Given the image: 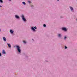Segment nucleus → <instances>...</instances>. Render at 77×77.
Returning a JSON list of instances; mask_svg holds the SVG:
<instances>
[{"label": "nucleus", "mask_w": 77, "mask_h": 77, "mask_svg": "<svg viewBox=\"0 0 77 77\" xmlns=\"http://www.w3.org/2000/svg\"><path fill=\"white\" fill-rule=\"evenodd\" d=\"M9 1H11V0H9Z\"/></svg>", "instance_id": "nucleus-24"}, {"label": "nucleus", "mask_w": 77, "mask_h": 77, "mask_svg": "<svg viewBox=\"0 0 77 77\" xmlns=\"http://www.w3.org/2000/svg\"><path fill=\"white\" fill-rule=\"evenodd\" d=\"M3 39L4 41H6V38L5 37H3Z\"/></svg>", "instance_id": "nucleus-4"}, {"label": "nucleus", "mask_w": 77, "mask_h": 77, "mask_svg": "<svg viewBox=\"0 0 77 77\" xmlns=\"http://www.w3.org/2000/svg\"><path fill=\"white\" fill-rule=\"evenodd\" d=\"M0 2L1 3H3V1L2 0H0Z\"/></svg>", "instance_id": "nucleus-14"}, {"label": "nucleus", "mask_w": 77, "mask_h": 77, "mask_svg": "<svg viewBox=\"0 0 77 77\" xmlns=\"http://www.w3.org/2000/svg\"><path fill=\"white\" fill-rule=\"evenodd\" d=\"M15 17L16 18H19V16L17 15H16Z\"/></svg>", "instance_id": "nucleus-10"}, {"label": "nucleus", "mask_w": 77, "mask_h": 77, "mask_svg": "<svg viewBox=\"0 0 77 77\" xmlns=\"http://www.w3.org/2000/svg\"><path fill=\"white\" fill-rule=\"evenodd\" d=\"M16 47L17 48V49L19 53L21 52V50H20V48L18 46H16Z\"/></svg>", "instance_id": "nucleus-1"}, {"label": "nucleus", "mask_w": 77, "mask_h": 77, "mask_svg": "<svg viewBox=\"0 0 77 77\" xmlns=\"http://www.w3.org/2000/svg\"><path fill=\"white\" fill-rule=\"evenodd\" d=\"M7 45L8 46V47H9V48H10V47H11V45L8 43Z\"/></svg>", "instance_id": "nucleus-7"}, {"label": "nucleus", "mask_w": 77, "mask_h": 77, "mask_svg": "<svg viewBox=\"0 0 77 77\" xmlns=\"http://www.w3.org/2000/svg\"><path fill=\"white\" fill-rule=\"evenodd\" d=\"M1 31V29H0V32Z\"/></svg>", "instance_id": "nucleus-23"}, {"label": "nucleus", "mask_w": 77, "mask_h": 77, "mask_svg": "<svg viewBox=\"0 0 77 77\" xmlns=\"http://www.w3.org/2000/svg\"><path fill=\"white\" fill-rule=\"evenodd\" d=\"M43 26H44V27H46V25L45 24H44L43 25Z\"/></svg>", "instance_id": "nucleus-13"}, {"label": "nucleus", "mask_w": 77, "mask_h": 77, "mask_svg": "<svg viewBox=\"0 0 77 77\" xmlns=\"http://www.w3.org/2000/svg\"><path fill=\"white\" fill-rule=\"evenodd\" d=\"M67 48V47H66V46H65V49H66Z\"/></svg>", "instance_id": "nucleus-18"}, {"label": "nucleus", "mask_w": 77, "mask_h": 77, "mask_svg": "<svg viewBox=\"0 0 77 77\" xmlns=\"http://www.w3.org/2000/svg\"><path fill=\"white\" fill-rule=\"evenodd\" d=\"M23 4V5H26V3L24 2H22Z\"/></svg>", "instance_id": "nucleus-11"}, {"label": "nucleus", "mask_w": 77, "mask_h": 77, "mask_svg": "<svg viewBox=\"0 0 77 77\" xmlns=\"http://www.w3.org/2000/svg\"><path fill=\"white\" fill-rule=\"evenodd\" d=\"M32 7H33V5H32Z\"/></svg>", "instance_id": "nucleus-21"}, {"label": "nucleus", "mask_w": 77, "mask_h": 77, "mask_svg": "<svg viewBox=\"0 0 77 77\" xmlns=\"http://www.w3.org/2000/svg\"><path fill=\"white\" fill-rule=\"evenodd\" d=\"M59 0H57V1H59Z\"/></svg>", "instance_id": "nucleus-25"}, {"label": "nucleus", "mask_w": 77, "mask_h": 77, "mask_svg": "<svg viewBox=\"0 0 77 77\" xmlns=\"http://www.w3.org/2000/svg\"><path fill=\"white\" fill-rule=\"evenodd\" d=\"M70 8L71 11H73V8H72V7H70Z\"/></svg>", "instance_id": "nucleus-8"}, {"label": "nucleus", "mask_w": 77, "mask_h": 77, "mask_svg": "<svg viewBox=\"0 0 77 77\" xmlns=\"http://www.w3.org/2000/svg\"><path fill=\"white\" fill-rule=\"evenodd\" d=\"M0 7H2V6H1V5H0Z\"/></svg>", "instance_id": "nucleus-22"}, {"label": "nucleus", "mask_w": 77, "mask_h": 77, "mask_svg": "<svg viewBox=\"0 0 77 77\" xmlns=\"http://www.w3.org/2000/svg\"><path fill=\"white\" fill-rule=\"evenodd\" d=\"M23 43H24V44H26V42H25V41H24L23 42Z\"/></svg>", "instance_id": "nucleus-12"}, {"label": "nucleus", "mask_w": 77, "mask_h": 77, "mask_svg": "<svg viewBox=\"0 0 77 77\" xmlns=\"http://www.w3.org/2000/svg\"><path fill=\"white\" fill-rule=\"evenodd\" d=\"M58 36L59 37H60V34H58Z\"/></svg>", "instance_id": "nucleus-15"}, {"label": "nucleus", "mask_w": 77, "mask_h": 77, "mask_svg": "<svg viewBox=\"0 0 77 77\" xmlns=\"http://www.w3.org/2000/svg\"><path fill=\"white\" fill-rule=\"evenodd\" d=\"M34 29H37L36 27L35 26Z\"/></svg>", "instance_id": "nucleus-16"}, {"label": "nucleus", "mask_w": 77, "mask_h": 77, "mask_svg": "<svg viewBox=\"0 0 77 77\" xmlns=\"http://www.w3.org/2000/svg\"><path fill=\"white\" fill-rule=\"evenodd\" d=\"M22 19L24 21H26V19H25V18L24 17V15H22Z\"/></svg>", "instance_id": "nucleus-2"}, {"label": "nucleus", "mask_w": 77, "mask_h": 77, "mask_svg": "<svg viewBox=\"0 0 77 77\" xmlns=\"http://www.w3.org/2000/svg\"><path fill=\"white\" fill-rule=\"evenodd\" d=\"M28 2L29 3H30V1H28Z\"/></svg>", "instance_id": "nucleus-19"}, {"label": "nucleus", "mask_w": 77, "mask_h": 77, "mask_svg": "<svg viewBox=\"0 0 77 77\" xmlns=\"http://www.w3.org/2000/svg\"><path fill=\"white\" fill-rule=\"evenodd\" d=\"M31 29L32 30H33L34 32H35V29H34V28L33 27H32Z\"/></svg>", "instance_id": "nucleus-6"}, {"label": "nucleus", "mask_w": 77, "mask_h": 77, "mask_svg": "<svg viewBox=\"0 0 77 77\" xmlns=\"http://www.w3.org/2000/svg\"><path fill=\"white\" fill-rule=\"evenodd\" d=\"M2 53L3 54H6V52H5V50H2Z\"/></svg>", "instance_id": "nucleus-5"}, {"label": "nucleus", "mask_w": 77, "mask_h": 77, "mask_svg": "<svg viewBox=\"0 0 77 77\" xmlns=\"http://www.w3.org/2000/svg\"><path fill=\"white\" fill-rule=\"evenodd\" d=\"M66 38V37L65 36L64 37V39H65Z\"/></svg>", "instance_id": "nucleus-17"}, {"label": "nucleus", "mask_w": 77, "mask_h": 77, "mask_svg": "<svg viewBox=\"0 0 77 77\" xmlns=\"http://www.w3.org/2000/svg\"><path fill=\"white\" fill-rule=\"evenodd\" d=\"M62 29L63 30H64V31H66V29L65 28H62Z\"/></svg>", "instance_id": "nucleus-3"}, {"label": "nucleus", "mask_w": 77, "mask_h": 77, "mask_svg": "<svg viewBox=\"0 0 77 77\" xmlns=\"http://www.w3.org/2000/svg\"><path fill=\"white\" fill-rule=\"evenodd\" d=\"M2 56V54H1V53H0V56Z\"/></svg>", "instance_id": "nucleus-20"}, {"label": "nucleus", "mask_w": 77, "mask_h": 77, "mask_svg": "<svg viewBox=\"0 0 77 77\" xmlns=\"http://www.w3.org/2000/svg\"><path fill=\"white\" fill-rule=\"evenodd\" d=\"M10 32L12 34L13 33H14V31H13L11 29L10 30Z\"/></svg>", "instance_id": "nucleus-9"}]
</instances>
